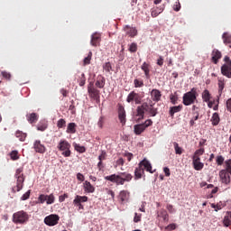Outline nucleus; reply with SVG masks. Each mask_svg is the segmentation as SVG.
<instances>
[{
    "label": "nucleus",
    "instance_id": "obj_1",
    "mask_svg": "<svg viewBox=\"0 0 231 231\" xmlns=\"http://www.w3.org/2000/svg\"><path fill=\"white\" fill-rule=\"evenodd\" d=\"M105 180L111 181V183H116V185H124L125 181L129 182L133 180V175L127 172H120L119 174L106 176Z\"/></svg>",
    "mask_w": 231,
    "mask_h": 231
},
{
    "label": "nucleus",
    "instance_id": "obj_2",
    "mask_svg": "<svg viewBox=\"0 0 231 231\" xmlns=\"http://www.w3.org/2000/svg\"><path fill=\"white\" fill-rule=\"evenodd\" d=\"M199 94H198V88H192L190 91L186 92L182 97V104L184 106H192L197 100Z\"/></svg>",
    "mask_w": 231,
    "mask_h": 231
},
{
    "label": "nucleus",
    "instance_id": "obj_3",
    "mask_svg": "<svg viewBox=\"0 0 231 231\" xmlns=\"http://www.w3.org/2000/svg\"><path fill=\"white\" fill-rule=\"evenodd\" d=\"M13 223L14 225H26L30 221V215L24 210H20L13 214Z\"/></svg>",
    "mask_w": 231,
    "mask_h": 231
},
{
    "label": "nucleus",
    "instance_id": "obj_4",
    "mask_svg": "<svg viewBox=\"0 0 231 231\" xmlns=\"http://www.w3.org/2000/svg\"><path fill=\"white\" fill-rule=\"evenodd\" d=\"M88 93L89 98L96 100V102H100V90L95 88V82L90 81L88 85Z\"/></svg>",
    "mask_w": 231,
    "mask_h": 231
},
{
    "label": "nucleus",
    "instance_id": "obj_5",
    "mask_svg": "<svg viewBox=\"0 0 231 231\" xmlns=\"http://www.w3.org/2000/svg\"><path fill=\"white\" fill-rule=\"evenodd\" d=\"M71 148V144L68 143V141H60L58 144L59 151H61L62 156L65 158H69L71 156V151L69 150Z\"/></svg>",
    "mask_w": 231,
    "mask_h": 231
},
{
    "label": "nucleus",
    "instance_id": "obj_6",
    "mask_svg": "<svg viewBox=\"0 0 231 231\" xmlns=\"http://www.w3.org/2000/svg\"><path fill=\"white\" fill-rule=\"evenodd\" d=\"M14 178H16V190L19 192L23 189L24 183V174L23 173V168H18L15 171Z\"/></svg>",
    "mask_w": 231,
    "mask_h": 231
},
{
    "label": "nucleus",
    "instance_id": "obj_7",
    "mask_svg": "<svg viewBox=\"0 0 231 231\" xmlns=\"http://www.w3.org/2000/svg\"><path fill=\"white\" fill-rule=\"evenodd\" d=\"M152 125V120L147 119L143 124H139L134 125V134L140 135L147 127H151Z\"/></svg>",
    "mask_w": 231,
    "mask_h": 231
},
{
    "label": "nucleus",
    "instance_id": "obj_8",
    "mask_svg": "<svg viewBox=\"0 0 231 231\" xmlns=\"http://www.w3.org/2000/svg\"><path fill=\"white\" fill-rule=\"evenodd\" d=\"M60 219V217L56 214H51L44 218V223L47 225V226H55L56 225H59V221Z\"/></svg>",
    "mask_w": 231,
    "mask_h": 231
},
{
    "label": "nucleus",
    "instance_id": "obj_9",
    "mask_svg": "<svg viewBox=\"0 0 231 231\" xmlns=\"http://www.w3.org/2000/svg\"><path fill=\"white\" fill-rule=\"evenodd\" d=\"M126 102L128 104H141L142 103V97H140V94L136 93L135 91H132L128 94L126 97Z\"/></svg>",
    "mask_w": 231,
    "mask_h": 231
},
{
    "label": "nucleus",
    "instance_id": "obj_10",
    "mask_svg": "<svg viewBox=\"0 0 231 231\" xmlns=\"http://www.w3.org/2000/svg\"><path fill=\"white\" fill-rule=\"evenodd\" d=\"M146 110L147 103H143L141 106H137L135 116H138V122H140V120H143Z\"/></svg>",
    "mask_w": 231,
    "mask_h": 231
},
{
    "label": "nucleus",
    "instance_id": "obj_11",
    "mask_svg": "<svg viewBox=\"0 0 231 231\" xmlns=\"http://www.w3.org/2000/svg\"><path fill=\"white\" fill-rule=\"evenodd\" d=\"M102 41V34L98 32H95L91 35L90 44L97 48V46H100V42Z\"/></svg>",
    "mask_w": 231,
    "mask_h": 231
},
{
    "label": "nucleus",
    "instance_id": "obj_12",
    "mask_svg": "<svg viewBox=\"0 0 231 231\" xmlns=\"http://www.w3.org/2000/svg\"><path fill=\"white\" fill-rule=\"evenodd\" d=\"M33 149L35 152H39L40 154H44V152H46V146H44L40 140H36L33 143Z\"/></svg>",
    "mask_w": 231,
    "mask_h": 231
},
{
    "label": "nucleus",
    "instance_id": "obj_13",
    "mask_svg": "<svg viewBox=\"0 0 231 231\" xmlns=\"http://www.w3.org/2000/svg\"><path fill=\"white\" fill-rule=\"evenodd\" d=\"M219 177H220L222 183H225V185H229L231 179H230V175H229L228 171H226L225 170H221L219 171Z\"/></svg>",
    "mask_w": 231,
    "mask_h": 231
},
{
    "label": "nucleus",
    "instance_id": "obj_14",
    "mask_svg": "<svg viewBox=\"0 0 231 231\" xmlns=\"http://www.w3.org/2000/svg\"><path fill=\"white\" fill-rule=\"evenodd\" d=\"M221 57H223V54L221 53V51H219V50L214 49L212 51L211 61L213 62V64H217V62H219V60L221 59Z\"/></svg>",
    "mask_w": 231,
    "mask_h": 231
},
{
    "label": "nucleus",
    "instance_id": "obj_15",
    "mask_svg": "<svg viewBox=\"0 0 231 231\" xmlns=\"http://www.w3.org/2000/svg\"><path fill=\"white\" fill-rule=\"evenodd\" d=\"M139 167H141V169H143V171H147V172H151V174H152L154 172V171H152V165L146 159L143 160L139 163Z\"/></svg>",
    "mask_w": 231,
    "mask_h": 231
},
{
    "label": "nucleus",
    "instance_id": "obj_16",
    "mask_svg": "<svg viewBox=\"0 0 231 231\" xmlns=\"http://www.w3.org/2000/svg\"><path fill=\"white\" fill-rule=\"evenodd\" d=\"M192 163L195 171H201L205 167V164L201 162L200 157H192Z\"/></svg>",
    "mask_w": 231,
    "mask_h": 231
},
{
    "label": "nucleus",
    "instance_id": "obj_17",
    "mask_svg": "<svg viewBox=\"0 0 231 231\" xmlns=\"http://www.w3.org/2000/svg\"><path fill=\"white\" fill-rule=\"evenodd\" d=\"M96 88H98L99 89H104V87L106 86V78L102 75H98L97 77L96 82H95Z\"/></svg>",
    "mask_w": 231,
    "mask_h": 231
},
{
    "label": "nucleus",
    "instance_id": "obj_18",
    "mask_svg": "<svg viewBox=\"0 0 231 231\" xmlns=\"http://www.w3.org/2000/svg\"><path fill=\"white\" fill-rule=\"evenodd\" d=\"M126 35H129V37H136L138 35V30L134 27H131L129 25L125 26L124 28Z\"/></svg>",
    "mask_w": 231,
    "mask_h": 231
},
{
    "label": "nucleus",
    "instance_id": "obj_19",
    "mask_svg": "<svg viewBox=\"0 0 231 231\" xmlns=\"http://www.w3.org/2000/svg\"><path fill=\"white\" fill-rule=\"evenodd\" d=\"M118 118L122 125H124L125 124V108H124V106L122 105H119L118 107Z\"/></svg>",
    "mask_w": 231,
    "mask_h": 231
},
{
    "label": "nucleus",
    "instance_id": "obj_20",
    "mask_svg": "<svg viewBox=\"0 0 231 231\" xmlns=\"http://www.w3.org/2000/svg\"><path fill=\"white\" fill-rule=\"evenodd\" d=\"M141 69L144 72L146 79H151V65L147 62H143L141 66Z\"/></svg>",
    "mask_w": 231,
    "mask_h": 231
},
{
    "label": "nucleus",
    "instance_id": "obj_21",
    "mask_svg": "<svg viewBox=\"0 0 231 231\" xmlns=\"http://www.w3.org/2000/svg\"><path fill=\"white\" fill-rule=\"evenodd\" d=\"M151 97L153 102H160V100L162 99V92L158 89H152L151 91Z\"/></svg>",
    "mask_w": 231,
    "mask_h": 231
},
{
    "label": "nucleus",
    "instance_id": "obj_22",
    "mask_svg": "<svg viewBox=\"0 0 231 231\" xmlns=\"http://www.w3.org/2000/svg\"><path fill=\"white\" fill-rule=\"evenodd\" d=\"M181 109H183V105L171 106L170 110H169L170 116L171 118H174V115H176V113H180V111H181Z\"/></svg>",
    "mask_w": 231,
    "mask_h": 231
},
{
    "label": "nucleus",
    "instance_id": "obj_23",
    "mask_svg": "<svg viewBox=\"0 0 231 231\" xmlns=\"http://www.w3.org/2000/svg\"><path fill=\"white\" fill-rule=\"evenodd\" d=\"M221 74L227 79H231V65H222L221 67Z\"/></svg>",
    "mask_w": 231,
    "mask_h": 231
},
{
    "label": "nucleus",
    "instance_id": "obj_24",
    "mask_svg": "<svg viewBox=\"0 0 231 231\" xmlns=\"http://www.w3.org/2000/svg\"><path fill=\"white\" fill-rule=\"evenodd\" d=\"M83 189L85 192H88V194H93V192H95V186L91 185V182L88 180L83 183Z\"/></svg>",
    "mask_w": 231,
    "mask_h": 231
},
{
    "label": "nucleus",
    "instance_id": "obj_25",
    "mask_svg": "<svg viewBox=\"0 0 231 231\" xmlns=\"http://www.w3.org/2000/svg\"><path fill=\"white\" fill-rule=\"evenodd\" d=\"M222 223L226 227L231 226V211L226 212Z\"/></svg>",
    "mask_w": 231,
    "mask_h": 231
},
{
    "label": "nucleus",
    "instance_id": "obj_26",
    "mask_svg": "<svg viewBox=\"0 0 231 231\" xmlns=\"http://www.w3.org/2000/svg\"><path fill=\"white\" fill-rule=\"evenodd\" d=\"M157 217H162V221L169 223V213H167V210L165 209H161L157 213Z\"/></svg>",
    "mask_w": 231,
    "mask_h": 231
},
{
    "label": "nucleus",
    "instance_id": "obj_27",
    "mask_svg": "<svg viewBox=\"0 0 231 231\" xmlns=\"http://www.w3.org/2000/svg\"><path fill=\"white\" fill-rule=\"evenodd\" d=\"M29 124H35L39 120V116L36 113L28 114L26 116Z\"/></svg>",
    "mask_w": 231,
    "mask_h": 231
},
{
    "label": "nucleus",
    "instance_id": "obj_28",
    "mask_svg": "<svg viewBox=\"0 0 231 231\" xmlns=\"http://www.w3.org/2000/svg\"><path fill=\"white\" fill-rule=\"evenodd\" d=\"M218 94L219 97L223 95V89H225V79L224 78H217Z\"/></svg>",
    "mask_w": 231,
    "mask_h": 231
},
{
    "label": "nucleus",
    "instance_id": "obj_29",
    "mask_svg": "<svg viewBox=\"0 0 231 231\" xmlns=\"http://www.w3.org/2000/svg\"><path fill=\"white\" fill-rule=\"evenodd\" d=\"M66 133L69 134H75L77 133V124L69 123L67 126Z\"/></svg>",
    "mask_w": 231,
    "mask_h": 231
},
{
    "label": "nucleus",
    "instance_id": "obj_30",
    "mask_svg": "<svg viewBox=\"0 0 231 231\" xmlns=\"http://www.w3.org/2000/svg\"><path fill=\"white\" fill-rule=\"evenodd\" d=\"M143 168L140 167V164L137 168L134 170V179L135 180H141L143 174Z\"/></svg>",
    "mask_w": 231,
    "mask_h": 231
},
{
    "label": "nucleus",
    "instance_id": "obj_31",
    "mask_svg": "<svg viewBox=\"0 0 231 231\" xmlns=\"http://www.w3.org/2000/svg\"><path fill=\"white\" fill-rule=\"evenodd\" d=\"M119 199L122 203L129 200V192L127 190H122L119 193Z\"/></svg>",
    "mask_w": 231,
    "mask_h": 231
},
{
    "label": "nucleus",
    "instance_id": "obj_32",
    "mask_svg": "<svg viewBox=\"0 0 231 231\" xmlns=\"http://www.w3.org/2000/svg\"><path fill=\"white\" fill-rule=\"evenodd\" d=\"M146 113H149L151 116H156L158 115V108H154L152 105L147 104Z\"/></svg>",
    "mask_w": 231,
    "mask_h": 231
},
{
    "label": "nucleus",
    "instance_id": "obj_33",
    "mask_svg": "<svg viewBox=\"0 0 231 231\" xmlns=\"http://www.w3.org/2000/svg\"><path fill=\"white\" fill-rule=\"evenodd\" d=\"M210 98H212V95L210 94V91H208V89H205L202 92L203 102H210Z\"/></svg>",
    "mask_w": 231,
    "mask_h": 231
},
{
    "label": "nucleus",
    "instance_id": "obj_34",
    "mask_svg": "<svg viewBox=\"0 0 231 231\" xmlns=\"http://www.w3.org/2000/svg\"><path fill=\"white\" fill-rule=\"evenodd\" d=\"M212 125H219L221 118H219V114L214 113L211 117Z\"/></svg>",
    "mask_w": 231,
    "mask_h": 231
},
{
    "label": "nucleus",
    "instance_id": "obj_35",
    "mask_svg": "<svg viewBox=\"0 0 231 231\" xmlns=\"http://www.w3.org/2000/svg\"><path fill=\"white\" fill-rule=\"evenodd\" d=\"M225 207H226V204H225L223 202H218L217 204H211V208H214L215 212H217L218 210L225 208Z\"/></svg>",
    "mask_w": 231,
    "mask_h": 231
},
{
    "label": "nucleus",
    "instance_id": "obj_36",
    "mask_svg": "<svg viewBox=\"0 0 231 231\" xmlns=\"http://www.w3.org/2000/svg\"><path fill=\"white\" fill-rule=\"evenodd\" d=\"M86 201H88V197L86 196H76L73 203H86Z\"/></svg>",
    "mask_w": 231,
    "mask_h": 231
},
{
    "label": "nucleus",
    "instance_id": "obj_37",
    "mask_svg": "<svg viewBox=\"0 0 231 231\" xmlns=\"http://www.w3.org/2000/svg\"><path fill=\"white\" fill-rule=\"evenodd\" d=\"M224 44H231V34L228 32H224L222 35Z\"/></svg>",
    "mask_w": 231,
    "mask_h": 231
},
{
    "label": "nucleus",
    "instance_id": "obj_38",
    "mask_svg": "<svg viewBox=\"0 0 231 231\" xmlns=\"http://www.w3.org/2000/svg\"><path fill=\"white\" fill-rule=\"evenodd\" d=\"M93 57V52L89 51L88 54V57H86L83 60V65L88 66L89 64H91V58Z\"/></svg>",
    "mask_w": 231,
    "mask_h": 231
},
{
    "label": "nucleus",
    "instance_id": "obj_39",
    "mask_svg": "<svg viewBox=\"0 0 231 231\" xmlns=\"http://www.w3.org/2000/svg\"><path fill=\"white\" fill-rule=\"evenodd\" d=\"M16 138H19L20 142H24L26 140V134L23 133L22 131H17Z\"/></svg>",
    "mask_w": 231,
    "mask_h": 231
},
{
    "label": "nucleus",
    "instance_id": "obj_40",
    "mask_svg": "<svg viewBox=\"0 0 231 231\" xmlns=\"http://www.w3.org/2000/svg\"><path fill=\"white\" fill-rule=\"evenodd\" d=\"M73 147L75 149V151H77L78 152H84L86 151V147L81 146L80 144L74 143H73Z\"/></svg>",
    "mask_w": 231,
    "mask_h": 231
},
{
    "label": "nucleus",
    "instance_id": "obj_41",
    "mask_svg": "<svg viewBox=\"0 0 231 231\" xmlns=\"http://www.w3.org/2000/svg\"><path fill=\"white\" fill-rule=\"evenodd\" d=\"M204 153H205V149L200 148V149L195 151L192 158H199L200 156H203Z\"/></svg>",
    "mask_w": 231,
    "mask_h": 231
},
{
    "label": "nucleus",
    "instance_id": "obj_42",
    "mask_svg": "<svg viewBox=\"0 0 231 231\" xmlns=\"http://www.w3.org/2000/svg\"><path fill=\"white\" fill-rule=\"evenodd\" d=\"M46 198L47 205H53V203H55V196H53V194L46 195Z\"/></svg>",
    "mask_w": 231,
    "mask_h": 231
},
{
    "label": "nucleus",
    "instance_id": "obj_43",
    "mask_svg": "<svg viewBox=\"0 0 231 231\" xmlns=\"http://www.w3.org/2000/svg\"><path fill=\"white\" fill-rule=\"evenodd\" d=\"M173 147H174V150H175V153L183 154V149L181 147H180V144H178V143L174 142L173 143Z\"/></svg>",
    "mask_w": 231,
    "mask_h": 231
},
{
    "label": "nucleus",
    "instance_id": "obj_44",
    "mask_svg": "<svg viewBox=\"0 0 231 231\" xmlns=\"http://www.w3.org/2000/svg\"><path fill=\"white\" fill-rule=\"evenodd\" d=\"M134 88H143V79H135L134 80Z\"/></svg>",
    "mask_w": 231,
    "mask_h": 231
},
{
    "label": "nucleus",
    "instance_id": "obj_45",
    "mask_svg": "<svg viewBox=\"0 0 231 231\" xmlns=\"http://www.w3.org/2000/svg\"><path fill=\"white\" fill-rule=\"evenodd\" d=\"M128 50L131 53H136V51H138V45L135 42H133L129 45Z\"/></svg>",
    "mask_w": 231,
    "mask_h": 231
},
{
    "label": "nucleus",
    "instance_id": "obj_46",
    "mask_svg": "<svg viewBox=\"0 0 231 231\" xmlns=\"http://www.w3.org/2000/svg\"><path fill=\"white\" fill-rule=\"evenodd\" d=\"M10 158L11 160H13L14 162H15L16 160H19V152L17 151H12L10 152Z\"/></svg>",
    "mask_w": 231,
    "mask_h": 231
},
{
    "label": "nucleus",
    "instance_id": "obj_47",
    "mask_svg": "<svg viewBox=\"0 0 231 231\" xmlns=\"http://www.w3.org/2000/svg\"><path fill=\"white\" fill-rule=\"evenodd\" d=\"M226 170L231 176V159L225 161Z\"/></svg>",
    "mask_w": 231,
    "mask_h": 231
},
{
    "label": "nucleus",
    "instance_id": "obj_48",
    "mask_svg": "<svg viewBox=\"0 0 231 231\" xmlns=\"http://www.w3.org/2000/svg\"><path fill=\"white\" fill-rule=\"evenodd\" d=\"M48 129V125L46 123H39L37 125V130L38 131H46Z\"/></svg>",
    "mask_w": 231,
    "mask_h": 231
},
{
    "label": "nucleus",
    "instance_id": "obj_49",
    "mask_svg": "<svg viewBox=\"0 0 231 231\" xmlns=\"http://www.w3.org/2000/svg\"><path fill=\"white\" fill-rule=\"evenodd\" d=\"M57 127L59 129H63V127H66V120L65 119H60L57 123Z\"/></svg>",
    "mask_w": 231,
    "mask_h": 231
},
{
    "label": "nucleus",
    "instance_id": "obj_50",
    "mask_svg": "<svg viewBox=\"0 0 231 231\" xmlns=\"http://www.w3.org/2000/svg\"><path fill=\"white\" fill-rule=\"evenodd\" d=\"M103 69H105V71H106V73H110L111 69H113V67L111 66V62L105 63V65L103 66Z\"/></svg>",
    "mask_w": 231,
    "mask_h": 231
},
{
    "label": "nucleus",
    "instance_id": "obj_51",
    "mask_svg": "<svg viewBox=\"0 0 231 231\" xmlns=\"http://www.w3.org/2000/svg\"><path fill=\"white\" fill-rule=\"evenodd\" d=\"M216 162L217 165H223L225 163V157L223 155H217Z\"/></svg>",
    "mask_w": 231,
    "mask_h": 231
},
{
    "label": "nucleus",
    "instance_id": "obj_52",
    "mask_svg": "<svg viewBox=\"0 0 231 231\" xmlns=\"http://www.w3.org/2000/svg\"><path fill=\"white\" fill-rule=\"evenodd\" d=\"M162 12H163V9H160V11L153 9L152 10L151 15L152 17H158Z\"/></svg>",
    "mask_w": 231,
    "mask_h": 231
},
{
    "label": "nucleus",
    "instance_id": "obj_53",
    "mask_svg": "<svg viewBox=\"0 0 231 231\" xmlns=\"http://www.w3.org/2000/svg\"><path fill=\"white\" fill-rule=\"evenodd\" d=\"M30 194H32V190L29 189L21 197L22 201H26V199H30Z\"/></svg>",
    "mask_w": 231,
    "mask_h": 231
},
{
    "label": "nucleus",
    "instance_id": "obj_54",
    "mask_svg": "<svg viewBox=\"0 0 231 231\" xmlns=\"http://www.w3.org/2000/svg\"><path fill=\"white\" fill-rule=\"evenodd\" d=\"M166 208L170 214H174V212H176V209H174V206H172V204H167Z\"/></svg>",
    "mask_w": 231,
    "mask_h": 231
},
{
    "label": "nucleus",
    "instance_id": "obj_55",
    "mask_svg": "<svg viewBox=\"0 0 231 231\" xmlns=\"http://www.w3.org/2000/svg\"><path fill=\"white\" fill-rule=\"evenodd\" d=\"M142 221V214L134 213V223H140Z\"/></svg>",
    "mask_w": 231,
    "mask_h": 231
},
{
    "label": "nucleus",
    "instance_id": "obj_56",
    "mask_svg": "<svg viewBox=\"0 0 231 231\" xmlns=\"http://www.w3.org/2000/svg\"><path fill=\"white\" fill-rule=\"evenodd\" d=\"M173 10L175 12H180V10H181V4H180V1L175 2L173 5Z\"/></svg>",
    "mask_w": 231,
    "mask_h": 231
},
{
    "label": "nucleus",
    "instance_id": "obj_57",
    "mask_svg": "<svg viewBox=\"0 0 231 231\" xmlns=\"http://www.w3.org/2000/svg\"><path fill=\"white\" fill-rule=\"evenodd\" d=\"M2 77L5 79V80H10V79H12V74L7 71H2Z\"/></svg>",
    "mask_w": 231,
    "mask_h": 231
},
{
    "label": "nucleus",
    "instance_id": "obj_58",
    "mask_svg": "<svg viewBox=\"0 0 231 231\" xmlns=\"http://www.w3.org/2000/svg\"><path fill=\"white\" fill-rule=\"evenodd\" d=\"M46 199H47V197L44 194H41L38 198L39 203H42V204L44 203Z\"/></svg>",
    "mask_w": 231,
    "mask_h": 231
},
{
    "label": "nucleus",
    "instance_id": "obj_59",
    "mask_svg": "<svg viewBox=\"0 0 231 231\" xmlns=\"http://www.w3.org/2000/svg\"><path fill=\"white\" fill-rule=\"evenodd\" d=\"M170 100H171V104H173V105L178 104V97H176L174 95L170 96Z\"/></svg>",
    "mask_w": 231,
    "mask_h": 231
},
{
    "label": "nucleus",
    "instance_id": "obj_60",
    "mask_svg": "<svg viewBox=\"0 0 231 231\" xmlns=\"http://www.w3.org/2000/svg\"><path fill=\"white\" fill-rule=\"evenodd\" d=\"M86 85V75L84 73L81 74V80L79 81V86H85Z\"/></svg>",
    "mask_w": 231,
    "mask_h": 231
},
{
    "label": "nucleus",
    "instance_id": "obj_61",
    "mask_svg": "<svg viewBox=\"0 0 231 231\" xmlns=\"http://www.w3.org/2000/svg\"><path fill=\"white\" fill-rule=\"evenodd\" d=\"M106 156H107V154L106 153L105 151H102L101 154L98 156L99 162H102L103 160H106Z\"/></svg>",
    "mask_w": 231,
    "mask_h": 231
},
{
    "label": "nucleus",
    "instance_id": "obj_62",
    "mask_svg": "<svg viewBox=\"0 0 231 231\" xmlns=\"http://www.w3.org/2000/svg\"><path fill=\"white\" fill-rule=\"evenodd\" d=\"M97 125L99 129H102V127H104V117H99V120L97 122Z\"/></svg>",
    "mask_w": 231,
    "mask_h": 231
},
{
    "label": "nucleus",
    "instance_id": "obj_63",
    "mask_svg": "<svg viewBox=\"0 0 231 231\" xmlns=\"http://www.w3.org/2000/svg\"><path fill=\"white\" fill-rule=\"evenodd\" d=\"M165 230H176V224H170L165 227Z\"/></svg>",
    "mask_w": 231,
    "mask_h": 231
},
{
    "label": "nucleus",
    "instance_id": "obj_64",
    "mask_svg": "<svg viewBox=\"0 0 231 231\" xmlns=\"http://www.w3.org/2000/svg\"><path fill=\"white\" fill-rule=\"evenodd\" d=\"M226 108L229 113H231V98L227 99L226 101Z\"/></svg>",
    "mask_w": 231,
    "mask_h": 231
}]
</instances>
